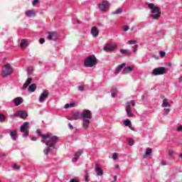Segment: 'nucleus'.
<instances>
[{
    "label": "nucleus",
    "mask_w": 182,
    "mask_h": 182,
    "mask_svg": "<svg viewBox=\"0 0 182 182\" xmlns=\"http://www.w3.org/2000/svg\"><path fill=\"white\" fill-rule=\"evenodd\" d=\"M41 141L48 146V148L43 150L44 154L48 156L50 151L55 150L56 144H58L59 141V137L56 135L48 133L46 134V136H44V139H42Z\"/></svg>",
    "instance_id": "obj_1"
},
{
    "label": "nucleus",
    "mask_w": 182,
    "mask_h": 182,
    "mask_svg": "<svg viewBox=\"0 0 182 182\" xmlns=\"http://www.w3.org/2000/svg\"><path fill=\"white\" fill-rule=\"evenodd\" d=\"M68 120L73 122V120H79V119H82V127L84 130H87L89 129V125L90 124V119H92V114H70L65 116Z\"/></svg>",
    "instance_id": "obj_2"
},
{
    "label": "nucleus",
    "mask_w": 182,
    "mask_h": 182,
    "mask_svg": "<svg viewBox=\"0 0 182 182\" xmlns=\"http://www.w3.org/2000/svg\"><path fill=\"white\" fill-rule=\"evenodd\" d=\"M146 5L148 6V8L151 9V18H152V19H155L156 21L160 19V16H161V9L160 7L155 6L153 3H146Z\"/></svg>",
    "instance_id": "obj_3"
},
{
    "label": "nucleus",
    "mask_w": 182,
    "mask_h": 182,
    "mask_svg": "<svg viewBox=\"0 0 182 182\" xmlns=\"http://www.w3.org/2000/svg\"><path fill=\"white\" fill-rule=\"evenodd\" d=\"M84 65L86 68H93L97 65V58L95 55H90L84 61Z\"/></svg>",
    "instance_id": "obj_4"
},
{
    "label": "nucleus",
    "mask_w": 182,
    "mask_h": 182,
    "mask_svg": "<svg viewBox=\"0 0 182 182\" xmlns=\"http://www.w3.org/2000/svg\"><path fill=\"white\" fill-rule=\"evenodd\" d=\"M14 72V68L11 66V64H6L4 65L2 71H1V77H6V76H9Z\"/></svg>",
    "instance_id": "obj_5"
},
{
    "label": "nucleus",
    "mask_w": 182,
    "mask_h": 182,
    "mask_svg": "<svg viewBox=\"0 0 182 182\" xmlns=\"http://www.w3.org/2000/svg\"><path fill=\"white\" fill-rule=\"evenodd\" d=\"M29 125V122H24L20 127L21 133H23L22 137H28L29 136V129H28V126Z\"/></svg>",
    "instance_id": "obj_6"
},
{
    "label": "nucleus",
    "mask_w": 182,
    "mask_h": 182,
    "mask_svg": "<svg viewBox=\"0 0 182 182\" xmlns=\"http://www.w3.org/2000/svg\"><path fill=\"white\" fill-rule=\"evenodd\" d=\"M166 73V68L164 67H159L153 70L152 74L154 76H159L160 75H164Z\"/></svg>",
    "instance_id": "obj_7"
},
{
    "label": "nucleus",
    "mask_w": 182,
    "mask_h": 182,
    "mask_svg": "<svg viewBox=\"0 0 182 182\" xmlns=\"http://www.w3.org/2000/svg\"><path fill=\"white\" fill-rule=\"evenodd\" d=\"M110 6V4H109V1L104 0L102 4H100L98 5V8L100 11H107Z\"/></svg>",
    "instance_id": "obj_8"
},
{
    "label": "nucleus",
    "mask_w": 182,
    "mask_h": 182,
    "mask_svg": "<svg viewBox=\"0 0 182 182\" xmlns=\"http://www.w3.org/2000/svg\"><path fill=\"white\" fill-rule=\"evenodd\" d=\"M49 96V92L48 90H45L39 97V102L43 103L45 102V99Z\"/></svg>",
    "instance_id": "obj_9"
},
{
    "label": "nucleus",
    "mask_w": 182,
    "mask_h": 182,
    "mask_svg": "<svg viewBox=\"0 0 182 182\" xmlns=\"http://www.w3.org/2000/svg\"><path fill=\"white\" fill-rule=\"evenodd\" d=\"M82 154H83V151L78 150L76 152V154L74 155V156L73 157L72 162L76 163V161H77V160H79V158L80 157V156H82Z\"/></svg>",
    "instance_id": "obj_10"
},
{
    "label": "nucleus",
    "mask_w": 182,
    "mask_h": 182,
    "mask_svg": "<svg viewBox=\"0 0 182 182\" xmlns=\"http://www.w3.org/2000/svg\"><path fill=\"white\" fill-rule=\"evenodd\" d=\"M47 39H48V41H56V39H58V33L53 31L49 32Z\"/></svg>",
    "instance_id": "obj_11"
},
{
    "label": "nucleus",
    "mask_w": 182,
    "mask_h": 182,
    "mask_svg": "<svg viewBox=\"0 0 182 182\" xmlns=\"http://www.w3.org/2000/svg\"><path fill=\"white\" fill-rule=\"evenodd\" d=\"M9 134L11 136V138L14 141H16V138L18 137V132L16 129L11 130L9 132Z\"/></svg>",
    "instance_id": "obj_12"
},
{
    "label": "nucleus",
    "mask_w": 182,
    "mask_h": 182,
    "mask_svg": "<svg viewBox=\"0 0 182 182\" xmlns=\"http://www.w3.org/2000/svg\"><path fill=\"white\" fill-rule=\"evenodd\" d=\"M130 105H132V106H134L136 103L134 101L132 100L129 103L127 104L126 107V112L127 114H132V107H130Z\"/></svg>",
    "instance_id": "obj_13"
},
{
    "label": "nucleus",
    "mask_w": 182,
    "mask_h": 182,
    "mask_svg": "<svg viewBox=\"0 0 182 182\" xmlns=\"http://www.w3.org/2000/svg\"><path fill=\"white\" fill-rule=\"evenodd\" d=\"M151 153H153V149L146 148L145 151V154L144 155V159H147V157H150V156H151Z\"/></svg>",
    "instance_id": "obj_14"
},
{
    "label": "nucleus",
    "mask_w": 182,
    "mask_h": 182,
    "mask_svg": "<svg viewBox=\"0 0 182 182\" xmlns=\"http://www.w3.org/2000/svg\"><path fill=\"white\" fill-rule=\"evenodd\" d=\"M26 16L28 18H32L36 16V13H35V10H28L26 11Z\"/></svg>",
    "instance_id": "obj_15"
},
{
    "label": "nucleus",
    "mask_w": 182,
    "mask_h": 182,
    "mask_svg": "<svg viewBox=\"0 0 182 182\" xmlns=\"http://www.w3.org/2000/svg\"><path fill=\"white\" fill-rule=\"evenodd\" d=\"M115 48H117V46L114 45L112 46H109L108 45H107L104 47V50H105V52H112L114 50Z\"/></svg>",
    "instance_id": "obj_16"
},
{
    "label": "nucleus",
    "mask_w": 182,
    "mask_h": 182,
    "mask_svg": "<svg viewBox=\"0 0 182 182\" xmlns=\"http://www.w3.org/2000/svg\"><path fill=\"white\" fill-rule=\"evenodd\" d=\"M14 102L16 105V106H19L21 103H23V99L21 97H16L14 100Z\"/></svg>",
    "instance_id": "obj_17"
},
{
    "label": "nucleus",
    "mask_w": 182,
    "mask_h": 182,
    "mask_svg": "<svg viewBox=\"0 0 182 182\" xmlns=\"http://www.w3.org/2000/svg\"><path fill=\"white\" fill-rule=\"evenodd\" d=\"M124 66H126V63H122L121 65H119L117 70H115V75H119V73H120V71L122 70V69H123V68H124Z\"/></svg>",
    "instance_id": "obj_18"
},
{
    "label": "nucleus",
    "mask_w": 182,
    "mask_h": 182,
    "mask_svg": "<svg viewBox=\"0 0 182 182\" xmlns=\"http://www.w3.org/2000/svg\"><path fill=\"white\" fill-rule=\"evenodd\" d=\"M16 117H20V119H26L28 117V114H14V115H11V119H15Z\"/></svg>",
    "instance_id": "obj_19"
},
{
    "label": "nucleus",
    "mask_w": 182,
    "mask_h": 182,
    "mask_svg": "<svg viewBox=\"0 0 182 182\" xmlns=\"http://www.w3.org/2000/svg\"><path fill=\"white\" fill-rule=\"evenodd\" d=\"M28 47V41L26 39H22L20 43V48L23 49V48Z\"/></svg>",
    "instance_id": "obj_20"
},
{
    "label": "nucleus",
    "mask_w": 182,
    "mask_h": 182,
    "mask_svg": "<svg viewBox=\"0 0 182 182\" xmlns=\"http://www.w3.org/2000/svg\"><path fill=\"white\" fill-rule=\"evenodd\" d=\"M124 124L127 126V127L130 128L131 130H133V127H132V122L130 119H127L124 121Z\"/></svg>",
    "instance_id": "obj_21"
},
{
    "label": "nucleus",
    "mask_w": 182,
    "mask_h": 182,
    "mask_svg": "<svg viewBox=\"0 0 182 182\" xmlns=\"http://www.w3.org/2000/svg\"><path fill=\"white\" fill-rule=\"evenodd\" d=\"M91 33L94 36H97V35H99V30L96 28V26L92 28Z\"/></svg>",
    "instance_id": "obj_22"
},
{
    "label": "nucleus",
    "mask_w": 182,
    "mask_h": 182,
    "mask_svg": "<svg viewBox=\"0 0 182 182\" xmlns=\"http://www.w3.org/2000/svg\"><path fill=\"white\" fill-rule=\"evenodd\" d=\"M133 70V67L129 66V67H125L123 70V73L124 75H127V73H129V72H132Z\"/></svg>",
    "instance_id": "obj_23"
},
{
    "label": "nucleus",
    "mask_w": 182,
    "mask_h": 182,
    "mask_svg": "<svg viewBox=\"0 0 182 182\" xmlns=\"http://www.w3.org/2000/svg\"><path fill=\"white\" fill-rule=\"evenodd\" d=\"M35 90H36V84H31L28 87V92H35Z\"/></svg>",
    "instance_id": "obj_24"
},
{
    "label": "nucleus",
    "mask_w": 182,
    "mask_h": 182,
    "mask_svg": "<svg viewBox=\"0 0 182 182\" xmlns=\"http://www.w3.org/2000/svg\"><path fill=\"white\" fill-rule=\"evenodd\" d=\"M120 53H122V55H127L128 56H130V55H132V53H130L129 50H124V49H121Z\"/></svg>",
    "instance_id": "obj_25"
},
{
    "label": "nucleus",
    "mask_w": 182,
    "mask_h": 182,
    "mask_svg": "<svg viewBox=\"0 0 182 182\" xmlns=\"http://www.w3.org/2000/svg\"><path fill=\"white\" fill-rule=\"evenodd\" d=\"M95 172L97 176H103V171L99 167L95 168Z\"/></svg>",
    "instance_id": "obj_26"
},
{
    "label": "nucleus",
    "mask_w": 182,
    "mask_h": 182,
    "mask_svg": "<svg viewBox=\"0 0 182 182\" xmlns=\"http://www.w3.org/2000/svg\"><path fill=\"white\" fill-rule=\"evenodd\" d=\"M36 133L37 134L42 138V140H43L45 139V137L46 136V134L43 135L42 134V132H41V130L40 129H37L36 130Z\"/></svg>",
    "instance_id": "obj_27"
},
{
    "label": "nucleus",
    "mask_w": 182,
    "mask_h": 182,
    "mask_svg": "<svg viewBox=\"0 0 182 182\" xmlns=\"http://www.w3.org/2000/svg\"><path fill=\"white\" fill-rule=\"evenodd\" d=\"M162 106L164 107H168V106H170V104H168V101L167 100V99H164L163 100Z\"/></svg>",
    "instance_id": "obj_28"
},
{
    "label": "nucleus",
    "mask_w": 182,
    "mask_h": 182,
    "mask_svg": "<svg viewBox=\"0 0 182 182\" xmlns=\"http://www.w3.org/2000/svg\"><path fill=\"white\" fill-rule=\"evenodd\" d=\"M123 12V9L122 8L118 9L115 11H113L112 14V15H117L119 14H122Z\"/></svg>",
    "instance_id": "obj_29"
},
{
    "label": "nucleus",
    "mask_w": 182,
    "mask_h": 182,
    "mask_svg": "<svg viewBox=\"0 0 182 182\" xmlns=\"http://www.w3.org/2000/svg\"><path fill=\"white\" fill-rule=\"evenodd\" d=\"M85 182H89V171H85Z\"/></svg>",
    "instance_id": "obj_30"
},
{
    "label": "nucleus",
    "mask_w": 182,
    "mask_h": 182,
    "mask_svg": "<svg viewBox=\"0 0 182 182\" xmlns=\"http://www.w3.org/2000/svg\"><path fill=\"white\" fill-rule=\"evenodd\" d=\"M6 117L4 114H0V122H5Z\"/></svg>",
    "instance_id": "obj_31"
},
{
    "label": "nucleus",
    "mask_w": 182,
    "mask_h": 182,
    "mask_svg": "<svg viewBox=\"0 0 182 182\" xmlns=\"http://www.w3.org/2000/svg\"><path fill=\"white\" fill-rule=\"evenodd\" d=\"M16 114H28V112L27 111L21 110V111H18Z\"/></svg>",
    "instance_id": "obj_32"
},
{
    "label": "nucleus",
    "mask_w": 182,
    "mask_h": 182,
    "mask_svg": "<svg viewBox=\"0 0 182 182\" xmlns=\"http://www.w3.org/2000/svg\"><path fill=\"white\" fill-rule=\"evenodd\" d=\"M82 114H92V112H90V110H88V109H85Z\"/></svg>",
    "instance_id": "obj_33"
},
{
    "label": "nucleus",
    "mask_w": 182,
    "mask_h": 182,
    "mask_svg": "<svg viewBox=\"0 0 182 182\" xmlns=\"http://www.w3.org/2000/svg\"><path fill=\"white\" fill-rule=\"evenodd\" d=\"M139 48V44H136L135 46H132L133 52L136 53L137 52V49Z\"/></svg>",
    "instance_id": "obj_34"
},
{
    "label": "nucleus",
    "mask_w": 182,
    "mask_h": 182,
    "mask_svg": "<svg viewBox=\"0 0 182 182\" xmlns=\"http://www.w3.org/2000/svg\"><path fill=\"white\" fill-rule=\"evenodd\" d=\"M128 43H129V45H134V44L137 43V41H133V40H129V41H128Z\"/></svg>",
    "instance_id": "obj_35"
},
{
    "label": "nucleus",
    "mask_w": 182,
    "mask_h": 182,
    "mask_svg": "<svg viewBox=\"0 0 182 182\" xmlns=\"http://www.w3.org/2000/svg\"><path fill=\"white\" fill-rule=\"evenodd\" d=\"M128 144L129 146H133V144H134V140H133V139H129Z\"/></svg>",
    "instance_id": "obj_36"
},
{
    "label": "nucleus",
    "mask_w": 182,
    "mask_h": 182,
    "mask_svg": "<svg viewBox=\"0 0 182 182\" xmlns=\"http://www.w3.org/2000/svg\"><path fill=\"white\" fill-rule=\"evenodd\" d=\"M26 83L29 86L31 83H32V78L31 77L28 78L27 80L26 81Z\"/></svg>",
    "instance_id": "obj_37"
},
{
    "label": "nucleus",
    "mask_w": 182,
    "mask_h": 182,
    "mask_svg": "<svg viewBox=\"0 0 182 182\" xmlns=\"http://www.w3.org/2000/svg\"><path fill=\"white\" fill-rule=\"evenodd\" d=\"M122 28L124 32H127V31H129V26H123Z\"/></svg>",
    "instance_id": "obj_38"
},
{
    "label": "nucleus",
    "mask_w": 182,
    "mask_h": 182,
    "mask_svg": "<svg viewBox=\"0 0 182 182\" xmlns=\"http://www.w3.org/2000/svg\"><path fill=\"white\" fill-rule=\"evenodd\" d=\"M168 156H173V154H174V151H173V149H168Z\"/></svg>",
    "instance_id": "obj_39"
},
{
    "label": "nucleus",
    "mask_w": 182,
    "mask_h": 182,
    "mask_svg": "<svg viewBox=\"0 0 182 182\" xmlns=\"http://www.w3.org/2000/svg\"><path fill=\"white\" fill-rule=\"evenodd\" d=\"M78 90H80V92H83L85 90V87L82 85L79 86Z\"/></svg>",
    "instance_id": "obj_40"
},
{
    "label": "nucleus",
    "mask_w": 182,
    "mask_h": 182,
    "mask_svg": "<svg viewBox=\"0 0 182 182\" xmlns=\"http://www.w3.org/2000/svg\"><path fill=\"white\" fill-rule=\"evenodd\" d=\"M112 159L113 160H117V153H114L112 154Z\"/></svg>",
    "instance_id": "obj_41"
},
{
    "label": "nucleus",
    "mask_w": 182,
    "mask_h": 182,
    "mask_svg": "<svg viewBox=\"0 0 182 182\" xmlns=\"http://www.w3.org/2000/svg\"><path fill=\"white\" fill-rule=\"evenodd\" d=\"M28 85L26 82H25L23 85V87H22V90H25V89H27L28 88Z\"/></svg>",
    "instance_id": "obj_42"
},
{
    "label": "nucleus",
    "mask_w": 182,
    "mask_h": 182,
    "mask_svg": "<svg viewBox=\"0 0 182 182\" xmlns=\"http://www.w3.org/2000/svg\"><path fill=\"white\" fill-rule=\"evenodd\" d=\"M14 168H16V170H19L21 168V166H18L16 164H14Z\"/></svg>",
    "instance_id": "obj_43"
},
{
    "label": "nucleus",
    "mask_w": 182,
    "mask_h": 182,
    "mask_svg": "<svg viewBox=\"0 0 182 182\" xmlns=\"http://www.w3.org/2000/svg\"><path fill=\"white\" fill-rule=\"evenodd\" d=\"M116 92L117 93V88L116 87H113L111 90V92Z\"/></svg>",
    "instance_id": "obj_44"
},
{
    "label": "nucleus",
    "mask_w": 182,
    "mask_h": 182,
    "mask_svg": "<svg viewBox=\"0 0 182 182\" xmlns=\"http://www.w3.org/2000/svg\"><path fill=\"white\" fill-rule=\"evenodd\" d=\"M160 56H161V58H164V56H166V53L164 51H161Z\"/></svg>",
    "instance_id": "obj_45"
},
{
    "label": "nucleus",
    "mask_w": 182,
    "mask_h": 182,
    "mask_svg": "<svg viewBox=\"0 0 182 182\" xmlns=\"http://www.w3.org/2000/svg\"><path fill=\"white\" fill-rule=\"evenodd\" d=\"M31 140H32V141H36V140H38V137H36V136H31Z\"/></svg>",
    "instance_id": "obj_46"
},
{
    "label": "nucleus",
    "mask_w": 182,
    "mask_h": 182,
    "mask_svg": "<svg viewBox=\"0 0 182 182\" xmlns=\"http://www.w3.org/2000/svg\"><path fill=\"white\" fill-rule=\"evenodd\" d=\"M112 97H116V95H117V92H112Z\"/></svg>",
    "instance_id": "obj_47"
},
{
    "label": "nucleus",
    "mask_w": 182,
    "mask_h": 182,
    "mask_svg": "<svg viewBox=\"0 0 182 182\" xmlns=\"http://www.w3.org/2000/svg\"><path fill=\"white\" fill-rule=\"evenodd\" d=\"M39 4V0H34V1H33V5H36V4Z\"/></svg>",
    "instance_id": "obj_48"
},
{
    "label": "nucleus",
    "mask_w": 182,
    "mask_h": 182,
    "mask_svg": "<svg viewBox=\"0 0 182 182\" xmlns=\"http://www.w3.org/2000/svg\"><path fill=\"white\" fill-rule=\"evenodd\" d=\"M75 105L76 104L75 102L69 104L70 107H75Z\"/></svg>",
    "instance_id": "obj_49"
},
{
    "label": "nucleus",
    "mask_w": 182,
    "mask_h": 182,
    "mask_svg": "<svg viewBox=\"0 0 182 182\" xmlns=\"http://www.w3.org/2000/svg\"><path fill=\"white\" fill-rule=\"evenodd\" d=\"M40 43H41V45L45 43V38H40Z\"/></svg>",
    "instance_id": "obj_50"
},
{
    "label": "nucleus",
    "mask_w": 182,
    "mask_h": 182,
    "mask_svg": "<svg viewBox=\"0 0 182 182\" xmlns=\"http://www.w3.org/2000/svg\"><path fill=\"white\" fill-rule=\"evenodd\" d=\"M177 131H178V132H182V125L178 127Z\"/></svg>",
    "instance_id": "obj_51"
},
{
    "label": "nucleus",
    "mask_w": 182,
    "mask_h": 182,
    "mask_svg": "<svg viewBox=\"0 0 182 182\" xmlns=\"http://www.w3.org/2000/svg\"><path fill=\"white\" fill-rule=\"evenodd\" d=\"M161 166H167V164H166V161H162L161 162Z\"/></svg>",
    "instance_id": "obj_52"
},
{
    "label": "nucleus",
    "mask_w": 182,
    "mask_h": 182,
    "mask_svg": "<svg viewBox=\"0 0 182 182\" xmlns=\"http://www.w3.org/2000/svg\"><path fill=\"white\" fill-rule=\"evenodd\" d=\"M164 111H165V113L167 114L170 112V109H165Z\"/></svg>",
    "instance_id": "obj_53"
},
{
    "label": "nucleus",
    "mask_w": 182,
    "mask_h": 182,
    "mask_svg": "<svg viewBox=\"0 0 182 182\" xmlns=\"http://www.w3.org/2000/svg\"><path fill=\"white\" fill-rule=\"evenodd\" d=\"M68 127H69L70 129H73V125L71 124L70 123H68Z\"/></svg>",
    "instance_id": "obj_54"
},
{
    "label": "nucleus",
    "mask_w": 182,
    "mask_h": 182,
    "mask_svg": "<svg viewBox=\"0 0 182 182\" xmlns=\"http://www.w3.org/2000/svg\"><path fill=\"white\" fill-rule=\"evenodd\" d=\"M69 107H70L69 104H66V105H65V109H69Z\"/></svg>",
    "instance_id": "obj_55"
},
{
    "label": "nucleus",
    "mask_w": 182,
    "mask_h": 182,
    "mask_svg": "<svg viewBox=\"0 0 182 182\" xmlns=\"http://www.w3.org/2000/svg\"><path fill=\"white\" fill-rule=\"evenodd\" d=\"M114 181H116V180H117V176H114Z\"/></svg>",
    "instance_id": "obj_56"
},
{
    "label": "nucleus",
    "mask_w": 182,
    "mask_h": 182,
    "mask_svg": "<svg viewBox=\"0 0 182 182\" xmlns=\"http://www.w3.org/2000/svg\"><path fill=\"white\" fill-rule=\"evenodd\" d=\"M133 116H134V114H129L128 117H133Z\"/></svg>",
    "instance_id": "obj_57"
},
{
    "label": "nucleus",
    "mask_w": 182,
    "mask_h": 182,
    "mask_svg": "<svg viewBox=\"0 0 182 182\" xmlns=\"http://www.w3.org/2000/svg\"><path fill=\"white\" fill-rule=\"evenodd\" d=\"M115 168H119V165H116V166H115Z\"/></svg>",
    "instance_id": "obj_58"
},
{
    "label": "nucleus",
    "mask_w": 182,
    "mask_h": 182,
    "mask_svg": "<svg viewBox=\"0 0 182 182\" xmlns=\"http://www.w3.org/2000/svg\"><path fill=\"white\" fill-rule=\"evenodd\" d=\"M179 158H180V159H182V154H181L179 155Z\"/></svg>",
    "instance_id": "obj_59"
},
{
    "label": "nucleus",
    "mask_w": 182,
    "mask_h": 182,
    "mask_svg": "<svg viewBox=\"0 0 182 182\" xmlns=\"http://www.w3.org/2000/svg\"><path fill=\"white\" fill-rule=\"evenodd\" d=\"M4 137V135H0V139H2Z\"/></svg>",
    "instance_id": "obj_60"
},
{
    "label": "nucleus",
    "mask_w": 182,
    "mask_h": 182,
    "mask_svg": "<svg viewBox=\"0 0 182 182\" xmlns=\"http://www.w3.org/2000/svg\"><path fill=\"white\" fill-rule=\"evenodd\" d=\"M141 97H142V99H144V95H142Z\"/></svg>",
    "instance_id": "obj_61"
},
{
    "label": "nucleus",
    "mask_w": 182,
    "mask_h": 182,
    "mask_svg": "<svg viewBox=\"0 0 182 182\" xmlns=\"http://www.w3.org/2000/svg\"><path fill=\"white\" fill-rule=\"evenodd\" d=\"M95 166H96V167H97V166H99V164H95Z\"/></svg>",
    "instance_id": "obj_62"
},
{
    "label": "nucleus",
    "mask_w": 182,
    "mask_h": 182,
    "mask_svg": "<svg viewBox=\"0 0 182 182\" xmlns=\"http://www.w3.org/2000/svg\"><path fill=\"white\" fill-rule=\"evenodd\" d=\"M3 156H5V154H3Z\"/></svg>",
    "instance_id": "obj_63"
},
{
    "label": "nucleus",
    "mask_w": 182,
    "mask_h": 182,
    "mask_svg": "<svg viewBox=\"0 0 182 182\" xmlns=\"http://www.w3.org/2000/svg\"><path fill=\"white\" fill-rule=\"evenodd\" d=\"M132 31H133V28H132Z\"/></svg>",
    "instance_id": "obj_64"
}]
</instances>
